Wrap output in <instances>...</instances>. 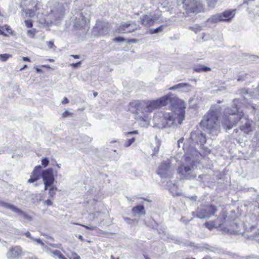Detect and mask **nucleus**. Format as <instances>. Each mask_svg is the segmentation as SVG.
<instances>
[{"mask_svg": "<svg viewBox=\"0 0 259 259\" xmlns=\"http://www.w3.org/2000/svg\"><path fill=\"white\" fill-rule=\"evenodd\" d=\"M172 94L151 101L137 100L130 103L128 110L135 115V118L139 125L147 128L150 123L151 113L156 109L166 105H171L170 111L157 112L153 118L154 126L158 128L177 126L182 123L185 118V104L177 97H172Z\"/></svg>", "mask_w": 259, "mask_h": 259, "instance_id": "f257e3e1", "label": "nucleus"}, {"mask_svg": "<svg viewBox=\"0 0 259 259\" xmlns=\"http://www.w3.org/2000/svg\"><path fill=\"white\" fill-rule=\"evenodd\" d=\"M243 103L239 99H234L233 101L232 108H227L224 111L222 124L227 129L233 127L239 121L243 122L245 121L244 125L240 126V128L246 134L252 132L255 128V123L247 119L242 110H240Z\"/></svg>", "mask_w": 259, "mask_h": 259, "instance_id": "f03ea898", "label": "nucleus"}, {"mask_svg": "<svg viewBox=\"0 0 259 259\" xmlns=\"http://www.w3.org/2000/svg\"><path fill=\"white\" fill-rule=\"evenodd\" d=\"M218 118V112L210 109L208 113L204 116L200 122V125L208 130L209 134L212 136H217L221 130V125Z\"/></svg>", "mask_w": 259, "mask_h": 259, "instance_id": "7ed1b4c3", "label": "nucleus"}, {"mask_svg": "<svg viewBox=\"0 0 259 259\" xmlns=\"http://www.w3.org/2000/svg\"><path fill=\"white\" fill-rule=\"evenodd\" d=\"M185 162L179 166L178 173L183 179H191L196 178V166L193 158L189 155L184 156Z\"/></svg>", "mask_w": 259, "mask_h": 259, "instance_id": "20e7f679", "label": "nucleus"}, {"mask_svg": "<svg viewBox=\"0 0 259 259\" xmlns=\"http://www.w3.org/2000/svg\"><path fill=\"white\" fill-rule=\"evenodd\" d=\"M183 8L188 14L199 13L203 8L202 4L196 0H184Z\"/></svg>", "mask_w": 259, "mask_h": 259, "instance_id": "39448f33", "label": "nucleus"}, {"mask_svg": "<svg viewBox=\"0 0 259 259\" xmlns=\"http://www.w3.org/2000/svg\"><path fill=\"white\" fill-rule=\"evenodd\" d=\"M215 211L214 206H203L198 208L196 212H192V215L200 219H203L214 215Z\"/></svg>", "mask_w": 259, "mask_h": 259, "instance_id": "423d86ee", "label": "nucleus"}, {"mask_svg": "<svg viewBox=\"0 0 259 259\" xmlns=\"http://www.w3.org/2000/svg\"><path fill=\"white\" fill-rule=\"evenodd\" d=\"M171 161L167 159L159 166L157 172L161 178H167L171 175L174 168L170 165Z\"/></svg>", "mask_w": 259, "mask_h": 259, "instance_id": "0eeeda50", "label": "nucleus"}, {"mask_svg": "<svg viewBox=\"0 0 259 259\" xmlns=\"http://www.w3.org/2000/svg\"><path fill=\"white\" fill-rule=\"evenodd\" d=\"M31 3L33 8L27 9L24 11L26 16L28 18H38L40 15L42 14L41 6L38 1H33Z\"/></svg>", "mask_w": 259, "mask_h": 259, "instance_id": "6e6552de", "label": "nucleus"}, {"mask_svg": "<svg viewBox=\"0 0 259 259\" xmlns=\"http://www.w3.org/2000/svg\"><path fill=\"white\" fill-rule=\"evenodd\" d=\"M159 15L156 13L145 15L140 18V22L143 26L149 27L159 19Z\"/></svg>", "mask_w": 259, "mask_h": 259, "instance_id": "1a4fd4ad", "label": "nucleus"}, {"mask_svg": "<svg viewBox=\"0 0 259 259\" xmlns=\"http://www.w3.org/2000/svg\"><path fill=\"white\" fill-rule=\"evenodd\" d=\"M41 177L44 182L45 190L48 189V187L52 185L55 181V178L52 168H48L44 170L41 174Z\"/></svg>", "mask_w": 259, "mask_h": 259, "instance_id": "9d476101", "label": "nucleus"}, {"mask_svg": "<svg viewBox=\"0 0 259 259\" xmlns=\"http://www.w3.org/2000/svg\"><path fill=\"white\" fill-rule=\"evenodd\" d=\"M139 27L135 23H130L128 22L122 23L117 28L116 31L119 33L132 32L137 30Z\"/></svg>", "mask_w": 259, "mask_h": 259, "instance_id": "9b49d317", "label": "nucleus"}, {"mask_svg": "<svg viewBox=\"0 0 259 259\" xmlns=\"http://www.w3.org/2000/svg\"><path fill=\"white\" fill-rule=\"evenodd\" d=\"M0 205L6 208L11 210L13 212L17 213L19 215L23 217L24 219H25L28 220H31V218L29 215H28L27 214H26L25 212L22 211L20 209H19V208L12 204L4 202H1L0 203Z\"/></svg>", "mask_w": 259, "mask_h": 259, "instance_id": "f8f14e48", "label": "nucleus"}, {"mask_svg": "<svg viewBox=\"0 0 259 259\" xmlns=\"http://www.w3.org/2000/svg\"><path fill=\"white\" fill-rule=\"evenodd\" d=\"M190 138L192 141L198 144L203 145L206 142L205 135L199 130L192 132Z\"/></svg>", "mask_w": 259, "mask_h": 259, "instance_id": "ddd939ff", "label": "nucleus"}, {"mask_svg": "<svg viewBox=\"0 0 259 259\" xmlns=\"http://www.w3.org/2000/svg\"><path fill=\"white\" fill-rule=\"evenodd\" d=\"M22 253V249L19 246H15L11 248L7 253V256L9 259H17Z\"/></svg>", "mask_w": 259, "mask_h": 259, "instance_id": "4468645a", "label": "nucleus"}, {"mask_svg": "<svg viewBox=\"0 0 259 259\" xmlns=\"http://www.w3.org/2000/svg\"><path fill=\"white\" fill-rule=\"evenodd\" d=\"M107 32V29L103 27V23L101 22L97 23L92 30L93 34L97 36L105 35Z\"/></svg>", "mask_w": 259, "mask_h": 259, "instance_id": "2eb2a0df", "label": "nucleus"}, {"mask_svg": "<svg viewBox=\"0 0 259 259\" xmlns=\"http://www.w3.org/2000/svg\"><path fill=\"white\" fill-rule=\"evenodd\" d=\"M220 14H221L223 21L229 22H231L232 19L234 17L235 10H227Z\"/></svg>", "mask_w": 259, "mask_h": 259, "instance_id": "dca6fc26", "label": "nucleus"}, {"mask_svg": "<svg viewBox=\"0 0 259 259\" xmlns=\"http://www.w3.org/2000/svg\"><path fill=\"white\" fill-rule=\"evenodd\" d=\"M221 21H223L221 14L220 13L216 14L207 19L206 25L209 27H212L214 24Z\"/></svg>", "mask_w": 259, "mask_h": 259, "instance_id": "f3484780", "label": "nucleus"}, {"mask_svg": "<svg viewBox=\"0 0 259 259\" xmlns=\"http://www.w3.org/2000/svg\"><path fill=\"white\" fill-rule=\"evenodd\" d=\"M177 90L183 92H188L191 90V85L188 83H180L169 88V90Z\"/></svg>", "mask_w": 259, "mask_h": 259, "instance_id": "a211bd4d", "label": "nucleus"}, {"mask_svg": "<svg viewBox=\"0 0 259 259\" xmlns=\"http://www.w3.org/2000/svg\"><path fill=\"white\" fill-rule=\"evenodd\" d=\"M41 166H36L32 172L30 178L28 180V182L29 183H33L39 179L40 175Z\"/></svg>", "mask_w": 259, "mask_h": 259, "instance_id": "6ab92c4d", "label": "nucleus"}, {"mask_svg": "<svg viewBox=\"0 0 259 259\" xmlns=\"http://www.w3.org/2000/svg\"><path fill=\"white\" fill-rule=\"evenodd\" d=\"M24 235L27 238H30L32 241H34L36 242V244H40L42 247V249L44 251H48V250H50L49 248L47 247V246L45 245L44 243L40 240V239H36L32 237L29 231H26Z\"/></svg>", "mask_w": 259, "mask_h": 259, "instance_id": "aec40b11", "label": "nucleus"}, {"mask_svg": "<svg viewBox=\"0 0 259 259\" xmlns=\"http://www.w3.org/2000/svg\"><path fill=\"white\" fill-rule=\"evenodd\" d=\"M47 190L48 191L49 198L54 199L55 196L56 195V192L58 190L57 188L52 185H51V186L48 187V189H47L46 191Z\"/></svg>", "mask_w": 259, "mask_h": 259, "instance_id": "412c9836", "label": "nucleus"}, {"mask_svg": "<svg viewBox=\"0 0 259 259\" xmlns=\"http://www.w3.org/2000/svg\"><path fill=\"white\" fill-rule=\"evenodd\" d=\"M132 211L135 214V215L136 214H145L144 206L142 205L135 206L133 208Z\"/></svg>", "mask_w": 259, "mask_h": 259, "instance_id": "4be33fe9", "label": "nucleus"}, {"mask_svg": "<svg viewBox=\"0 0 259 259\" xmlns=\"http://www.w3.org/2000/svg\"><path fill=\"white\" fill-rule=\"evenodd\" d=\"M48 247L49 248L50 250H48V251L46 252L48 253H51L53 256H56L58 257L60 259H67L61 253V252L59 250H56L53 251L50 247Z\"/></svg>", "mask_w": 259, "mask_h": 259, "instance_id": "5701e85b", "label": "nucleus"}, {"mask_svg": "<svg viewBox=\"0 0 259 259\" xmlns=\"http://www.w3.org/2000/svg\"><path fill=\"white\" fill-rule=\"evenodd\" d=\"M79 19H81V20L79 21H78L76 20L75 22V25L76 27H82L84 26L87 23V20L81 14L80 15Z\"/></svg>", "mask_w": 259, "mask_h": 259, "instance_id": "b1692460", "label": "nucleus"}, {"mask_svg": "<svg viewBox=\"0 0 259 259\" xmlns=\"http://www.w3.org/2000/svg\"><path fill=\"white\" fill-rule=\"evenodd\" d=\"M64 253L69 259H80V256L76 252L71 250L64 251Z\"/></svg>", "mask_w": 259, "mask_h": 259, "instance_id": "393cba45", "label": "nucleus"}, {"mask_svg": "<svg viewBox=\"0 0 259 259\" xmlns=\"http://www.w3.org/2000/svg\"><path fill=\"white\" fill-rule=\"evenodd\" d=\"M20 7L22 8V11H25L24 10V7L32 6V3L34 1L30 0H19Z\"/></svg>", "mask_w": 259, "mask_h": 259, "instance_id": "a878e982", "label": "nucleus"}, {"mask_svg": "<svg viewBox=\"0 0 259 259\" xmlns=\"http://www.w3.org/2000/svg\"><path fill=\"white\" fill-rule=\"evenodd\" d=\"M194 70L195 71L198 72H201V71L206 72V71H210V68L208 67L204 66L203 65H198V66H196L194 67Z\"/></svg>", "mask_w": 259, "mask_h": 259, "instance_id": "bb28decb", "label": "nucleus"}, {"mask_svg": "<svg viewBox=\"0 0 259 259\" xmlns=\"http://www.w3.org/2000/svg\"><path fill=\"white\" fill-rule=\"evenodd\" d=\"M136 140L135 138L132 137L131 138L128 139L124 144V146L125 147H130Z\"/></svg>", "mask_w": 259, "mask_h": 259, "instance_id": "cd10ccee", "label": "nucleus"}, {"mask_svg": "<svg viewBox=\"0 0 259 259\" xmlns=\"http://www.w3.org/2000/svg\"><path fill=\"white\" fill-rule=\"evenodd\" d=\"M258 99L257 98H253L252 100V104H251V107L254 109H256L258 108L259 106L257 105V104L259 103L258 102Z\"/></svg>", "mask_w": 259, "mask_h": 259, "instance_id": "c85d7f7f", "label": "nucleus"}, {"mask_svg": "<svg viewBox=\"0 0 259 259\" xmlns=\"http://www.w3.org/2000/svg\"><path fill=\"white\" fill-rule=\"evenodd\" d=\"M36 33V30L35 29H33L31 30H28L27 31V35L30 38H33Z\"/></svg>", "mask_w": 259, "mask_h": 259, "instance_id": "c756f323", "label": "nucleus"}, {"mask_svg": "<svg viewBox=\"0 0 259 259\" xmlns=\"http://www.w3.org/2000/svg\"><path fill=\"white\" fill-rule=\"evenodd\" d=\"M163 26L161 25L157 28L151 29V30H150V33L151 34H153V33H157L161 32L163 30Z\"/></svg>", "mask_w": 259, "mask_h": 259, "instance_id": "7c9ffc66", "label": "nucleus"}, {"mask_svg": "<svg viewBox=\"0 0 259 259\" xmlns=\"http://www.w3.org/2000/svg\"><path fill=\"white\" fill-rule=\"evenodd\" d=\"M11 57L10 55L5 54L0 55V59L2 61H6Z\"/></svg>", "mask_w": 259, "mask_h": 259, "instance_id": "2f4dec72", "label": "nucleus"}, {"mask_svg": "<svg viewBox=\"0 0 259 259\" xmlns=\"http://www.w3.org/2000/svg\"><path fill=\"white\" fill-rule=\"evenodd\" d=\"M207 2L209 7L213 8L217 2V0H207Z\"/></svg>", "mask_w": 259, "mask_h": 259, "instance_id": "473e14b6", "label": "nucleus"}, {"mask_svg": "<svg viewBox=\"0 0 259 259\" xmlns=\"http://www.w3.org/2000/svg\"><path fill=\"white\" fill-rule=\"evenodd\" d=\"M26 26L27 28H31L33 26V23L31 20H27L24 21Z\"/></svg>", "mask_w": 259, "mask_h": 259, "instance_id": "72a5a7b5", "label": "nucleus"}, {"mask_svg": "<svg viewBox=\"0 0 259 259\" xmlns=\"http://www.w3.org/2000/svg\"><path fill=\"white\" fill-rule=\"evenodd\" d=\"M54 199H52L50 198H49V199H48L47 200H45L44 203H45V204H46V205L47 206H51L53 205V200Z\"/></svg>", "mask_w": 259, "mask_h": 259, "instance_id": "f704fd0d", "label": "nucleus"}, {"mask_svg": "<svg viewBox=\"0 0 259 259\" xmlns=\"http://www.w3.org/2000/svg\"><path fill=\"white\" fill-rule=\"evenodd\" d=\"M49 161L48 158H45L42 159L41 160V164L43 165L45 167L47 166L49 164Z\"/></svg>", "mask_w": 259, "mask_h": 259, "instance_id": "c9c22d12", "label": "nucleus"}, {"mask_svg": "<svg viewBox=\"0 0 259 259\" xmlns=\"http://www.w3.org/2000/svg\"><path fill=\"white\" fill-rule=\"evenodd\" d=\"M82 62L81 61H79L76 63H72L70 64V66L73 67L74 68H77L78 66H79L81 64Z\"/></svg>", "mask_w": 259, "mask_h": 259, "instance_id": "e433bc0d", "label": "nucleus"}, {"mask_svg": "<svg viewBox=\"0 0 259 259\" xmlns=\"http://www.w3.org/2000/svg\"><path fill=\"white\" fill-rule=\"evenodd\" d=\"M82 226H83V227H84L85 228L87 229H89V230H96L97 229V227L96 226H91V227H89L88 226H86V225H82Z\"/></svg>", "mask_w": 259, "mask_h": 259, "instance_id": "4c0bfd02", "label": "nucleus"}, {"mask_svg": "<svg viewBox=\"0 0 259 259\" xmlns=\"http://www.w3.org/2000/svg\"><path fill=\"white\" fill-rule=\"evenodd\" d=\"M113 40L117 42H121L124 40V39L122 37H117L113 39Z\"/></svg>", "mask_w": 259, "mask_h": 259, "instance_id": "58836bf2", "label": "nucleus"}, {"mask_svg": "<svg viewBox=\"0 0 259 259\" xmlns=\"http://www.w3.org/2000/svg\"><path fill=\"white\" fill-rule=\"evenodd\" d=\"M138 134V131H134L133 132H130L125 133V135L127 137H129L131 135H134V134L137 135Z\"/></svg>", "mask_w": 259, "mask_h": 259, "instance_id": "ea45409f", "label": "nucleus"}, {"mask_svg": "<svg viewBox=\"0 0 259 259\" xmlns=\"http://www.w3.org/2000/svg\"><path fill=\"white\" fill-rule=\"evenodd\" d=\"M190 220H187V219H186V217H182V218L181 219V221L182 223H184L185 224H187L189 222H190Z\"/></svg>", "mask_w": 259, "mask_h": 259, "instance_id": "a19ab883", "label": "nucleus"}, {"mask_svg": "<svg viewBox=\"0 0 259 259\" xmlns=\"http://www.w3.org/2000/svg\"><path fill=\"white\" fill-rule=\"evenodd\" d=\"M70 115V113L68 111H64L62 114L63 117H67Z\"/></svg>", "mask_w": 259, "mask_h": 259, "instance_id": "79ce46f5", "label": "nucleus"}, {"mask_svg": "<svg viewBox=\"0 0 259 259\" xmlns=\"http://www.w3.org/2000/svg\"><path fill=\"white\" fill-rule=\"evenodd\" d=\"M57 13H58L59 14L62 15L65 13V9L64 8L61 7L59 11H57Z\"/></svg>", "mask_w": 259, "mask_h": 259, "instance_id": "37998d69", "label": "nucleus"}, {"mask_svg": "<svg viewBox=\"0 0 259 259\" xmlns=\"http://www.w3.org/2000/svg\"><path fill=\"white\" fill-rule=\"evenodd\" d=\"M183 141H184V138H182L181 139H180L178 141V147H180V144H183Z\"/></svg>", "mask_w": 259, "mask_h": 259, "instance_id": "c03bdc74", "label": "nucleus"}, {"mask_svg": "<svg viewBox=\"0 0 259 259\" xmlns=\"http://www.w3.org/2000/svg\"><path fill=\"white\" fill-rule=\"evenodd\" d=\"M48 47L50 48H52L53 46H54V43L53 41H50L48 42Z\"/></svg>", "mask_w": 259, "mask_h": 259, "instance_id": "a18cd8bd", "label": "nucleus"}, {"mask_svg": "<svg viewBox=\"0 0 259 259\" xmlns=\"http://www.w3.org/2000/svg\"><path fill=\"white\" fill-rule=\"evenodd\" d=\"M50 246H51L52 247H54V248H60V247L59 246V245H58V244H49Z\"/></svg>", "mask_w": 259, "mask_h": 259, "instance_id": "49530a36", "label": "nucleus"}, {"mask_svg": "<svg viewBox=\"0 0 259 259\" xmlns=\"http://www.w3.org/2000/svg\"><path fill=\"white\" fill-rule=\"evenodd\" d=\"M22 60L24 61H27V62H30V61L29 58H28V57H22Z\"/></svg>", "mask_w": 259, "mask_h": 259, "instance_id": "de8ad7c7", "label": "nucleus"}, {"mask_svg": "<svg viewBox=\"0 0 259 259\" xmlns=\"http://www.w3.org/2000/svg\"><path fill=\"white\" fill-rule=\"evenodd\" d=\"M62 103L63 104L67 103H68V100L67 98H64V99L62 100Z\"/></svg>", "mask_w": 259, "mask_h": 259, "instance_id": "09e8293b", "label": "nucleus"}, {"mask_svg": "<svg viewBox=\"0 0 259 259\" xmlns=\"http://www.w3.org/2000/svg\"><path fill=\"white\" fill-rule=\"evenodd\" d=\"M70 56L73 57L74 59H79L80 56L77 55H71Z\"/></svg>", "mask_w": 259, "mask_h": 259, "instance_id": "8fccbe9b", "label": "nucleus"}, {"mask_svg": "<svg viewBox=\"0 0 259 259\" xmlns=\"http://www.w3.org/2000/svg\"><path fill=\"white\" fill-rule=\"evenodd\" d=\"M36 71L37 72H41L42 71L40 69H39L38 68H36Z\"/></svg>", "mask_w": 259, "mask_h": 259, "instance_id": "3c124183", "label": "nucleus"}, {"mask_svg": "<svg viewBox=\"0 0 259 259\" xmlns=\"http://www.w3.org/2000/svg\"><path fill=\"white\" fill-rule=\"evenodd\" d=\"M27 67V65L25 64V65H24V66H23L22 68H21V69H20V70H21H21H23L24 69H25V68H26Z\"/></svg>", "mask_w": 259, "mask_h": 259, "instance_id": "603ef678", "label": "nucleus"}, {"mask_svg": "<svg viewBox=\"0 0 259 259\" xmlns=\"http://www.w3.org/2000/svg\"><path fill=\"white\" fill-rule=\"evenodd\" d=\"M158 150H159V148L158 147H157V148H154V152H157L158 151Z\"/></svg>", "mask_w": 259, "mask_h": 259, "instance_id": "864d4df0", "label": "nucleus"}, {"mask_svg": "<svg viewBox=\"0 0 259 259\" xmlns=\"http://www.w3.org/2000/svg\"><path fill=\"white\" fill-rule=\"evenodd\" d=\"M8 32H10V30H11V29L9 28V27H8L7 28H6Z\"/></svg>", "mask_w": 259, "mask_h": 259, "instance_id": "5fc2aeb1", "label": "nucleus"}, {"mask_svg": "<svg viewBox=\"0 0 259 259\" xmlns=\"http://www.w3.org/2000/svg\"><path fill=\"white\" fill-rule=\"evenodd\" d=\"M111 259H119V258H115L113 255H111Z\"/></svg>", "mask_w": 259, "mask_h": 259, "instance_id": "6e6d98bb", "label": "nucleus"}, {"mask_svg": "<svg viewBox=\"0 0 259 259\" xmlns=\"http://www.w3.org/2000/svg\"><path fill=\"white\" fill-rule=\"evenodd\" d=\"M144 257L145 259H150V258L147 255H144Z\"/></svg>", "mask_w": 259, "mask_h": 259, "instance_id": "4d7b16f0", "label": "nucleus"}, {"mask_svg": "<svg viewBox=\"0 0 259 259\" xmlns=\"http://www.w3.org/2000/svg\"><path fill=\"white\" fill-rule=\"evenodd\" d=\"M97 95H98V93L97 92H95V93H94V96L95 97H96L97 96Z\"/></svg>", "mask_w": 259, "mask_h": 259, "instance_id": "13d9d810", "label": "nucleus"}, {"mask_svg": "<svg viewBox=\"0 0 259 259\" xmlns=\"http://www.w3.org/2000/svg\"><path fill=\"white\" fill-rule=\"evenodd\" d=\"M0 34H4V33L3 31H2L1 29H0Z\"/></svg>", "mask_w": 259, "mask_h": 259, "instance_id": "bf43d9fd", "label": "nucleus"}, {"mask_svg": "<svg viewBox=\"0 0 259 259\" xmlns=\"http://www.w3.org/2000/svg\"><path fill=\"white\" fill-rule=\"evenodd\" d=\"M28 259H37V258H36V257H29Z\"/></svg>", "mask_w": 259, "mask_h": 259, "instance_id": "052dcab7", "label": "nucleus"}, {"mask_svg": "<svg viewBox=\"0 0 259 259\" xmlns=\"http://www.w3.org/2000/svg\"><path fill=\"white\" fill-rule=\"evenodd\" d=\"M49 61L50 62H53L54 61V60L52 59H49Z\"/></svg>", "mask_w": 259, "mask_h": 259, "instance_id": "680f3d73", "label": "nucleus"}, {"mask_svg": "<svg viewBox=\"0 0 259 259\" xmlns=\"http://www.w3.org/2000/svg\"><path fill=\"white\" fill-rule=\"evenodd\" d=\"M79 238L81 239H82V236L81 235H79Z\"/></svg>", "mask_w": 259, "mask_h": 259, "instance_id": "e2e57ef3", "label": "nucleus"}, {"mask_svg": "<svg viewBox=\"0 0 259 259\" xmlns=\"http://www.w3.org/2000/svg\"><path fill=\"white\" fill-rule=\"evenodd\" d=\"M205 225L207 227H208V223H205Z\"/></svg>", "mask_w": 259, "mask_h": 259, "instance_id": "0e129e2a", "label": "nucleus"}, {"mask_svg": "<svg viewBox=\"0 0 259 259\" xmlns=\"http://www.w3.org/2000/svg\"><path fill=\"white\" fill-rule=\"evenodd\" d=\"M43 67H48V66H46V65H43L42 66Z\"/></svg>", "mask_w": 259, "mask_h": 259, "instance_id": "69168bd1", "label": "nucleus"}, {"mask_svg": "<svg viewBox=\"0 0 259 259\" xmlns=\"http://www.w3.org/2000/svg\"><path fill=\"white\" fill-rule=\"evenodd\" d=\"M208 229H210V226H208V227H207Z\"/></svg>", "mask_w": 259, "mask_h": 259, "instance_id": "338daca9", "label": "nucleus"}, {"mask_svg": "<svg viewBox=\"0 0 259 259\" xmlns=\"http://www.w3.org/2000/svg\"><path fill=\"white\" fill-rule=\"evenodd\" d=\"M257 90H258V91H259V85H258V89H257Z\"/></svg>", "mask_w": 259, "mask_h": 259, "instance_id": "774afa93", "label": "nucleus"}]
</instances>
